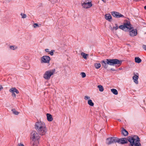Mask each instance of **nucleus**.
I'll return each instance as SVG.
<instances>
[{
    "mask_svg": "<svg viewBox=\"0 0 146 146\" xmlns=\"http://www.w3.org/2000/svg\"><path fill=\"white\" fill-rule=\"evenodd\" d=\"M129 142V146H141L140 143L139 138L137 135H135L133 137L129 136L127 138L120 139L115 137H111L106 139V143L108 145L112 143H118L121 144H125Z\"/></svg>",
    "mask_w": 146,
    "mask_h": 146,
    "instance_id": "f257e3e1",
    "label": "nucleus"
},
{
    "mask_svg": "<svg viewBox=\"0 0 146 146\" xmlns=\"http://www.w3.org/2000/svg\"><path fill=\"white\" fill-rule=\"evenodd\" d=\"M122 60H119L118 59H106V61L102 60L101 63L102 66L104 68L106 69L108 67V65L111 66H114L115 65H117L118 66H120L121 64Z\"/></svg>",
    "mask_w": 146,
    "mask_h": 146,
    "instance_id": "f03ea898",
    "label": "nucleus"
},
{
    "mask_svg": "<svg viewBox=\"0 0 146 146\" xmlns=\"http://www.w3.org/2000/svg\"><path fill=\"white\" fill-rule=\"evenodd\" d=\"M35 127L40 135H45L47 132V129L44 123L41 121L36 122Z\"/></svg>",
    "mask_w": 146,
    "mask_h": 146,
    "instance_id": "7ed1b4c3",
    "label": "nucleus"
},
{
    "mask_svg": "<svg viewBox=\"0 0 146 146\" xmlns=\"http://www.w3.org/2000/svg\"><path fill=\"white\" fill-rule=\"evenodd\" d=\"M55 71V69L46 71L44 75V78L46 79L49 80L52 75H53Z\"/></svg>",
    "mask_w": 146,
    "mask_h": 146,
    "instance_id": "20e7f679",
    "label": "nucleus"
},
{
    "mask_svg": "<svg viewBox=\"0 0 146 146\" xmlns=\"http://www.w3.org/2000/svg\"><path fill=\"white\" fill-rule=\"evenodd\" d=\"M31 138L32 140H39L40 137L36 131H33L31 133Z\"/></svg>",
    "mask_w": 146,
    "mask_h": 146,
    "instance_id": "39448f33",
    "label": "nucleus"
},
{
    "mask_svg": "<svg viewBox=\"0 0 146 146\" xmlns=\"http://www.w3.org/2000/svg\"><path fill=\"white\" fill-rule=\"evenodd\" d=\"M125 21H126V22L123 23V25L125 29H126L127 31L133 29V27H131V25L129 21L126 20Z\"/></svg>",
    "mask_w": 146,
    "mask_h": 146,
    "instance_id": "423d86ee",
    "label": "nucleus"
},
{
    "mask_svg": "<svg viewBox=\"0 0 146 146\" xmlns=\"http://www.w3.org/2000/svg\"><path fill=\"white\" fill-rule=\"evenodd\" d=\"M50 60V57L49 56L44 55L41 58V62L48 64L49 63Z\"/></svg>",
    "mask_w": 146,
    "mask_h": 146,
    "instance_id": "0eeeda50",
    "label": "nucleus"
},
{
    "mask_svg": "<svg viewBox=\"0 0 146 146\" xmlns=\"http://www.w3.org/2000/svg\"><path fill=\"white\" fill-rule=\"evenodd\" d=\"M82 6L83 8L85 9H88L91 7L92 4V1H88V2H84L81 3Z\"/></svg>",
    "mask_w": 146,
    "mask_h": 146,
    "instance_id": "6e6552de",
    "label": "nucleus"
},
{
    "mask_svg": "<svg viewBox=\"0 0 146 146\" xmlns=\"http://www.w3.org/2000/svg\"><path fill=\"white\" fill-rule=\"evenodd\" d=\"M111 14L113 17L117 18L124 17V16L121 14L120 13L116 11L112 12Z\"/></svg>",
    "mask_w": 146,
    "mask_h": 146,
    "instance_id": "1a4fd4ad",
    "label": "nucleus"
},
{
    "mask_svg": "<svg viewBox=\"0 0 146 146\" xmlns=\"http://www.w3.org/2000/svg\"><path fill=\"white\" fill-rule=\"evenodd\" d=\"M129 35L132 37H134L137 35V31L136 29H132L131 30H129Z\"/></svg>",
    "mask_w": 146,
    "mask_h": 146,
    "instance_id": "9d476101",
    "label": "nucleus"
},
{
    "mask_svg": "<svg viewBox=\"0 0 146 146\" xmlns=\"http://www.w3.org/2000/svg\"><path fill=\"white\" fill-rule=\"evenodd\" d=\"M134 76L133 77V79L134 80V82L136 84H137L138 83L137 80L139 78V74L138 73H137L136 74H135V73H134Z\"/></svg>",
    "mask_w": 146,
    "mask_h": 146,
    "instance_id": "9b49d317",
    "label": "nucleus"
},
{
    "mask_svg": "<svg viewBox=\"0 0 146 146\" xmlns=\"http://www.w3.org/2000/svg\"><path fill=\"white\" fill-rule=\"evenodd\" d=\"M39 140H32L31 143V146H37L39 144Z\"/></svg>",
    "mask_w": 146,
    "mask_h": 146,
    "instance_id": "f8f14e48",
    "label": "nucleus"
},
{
    "mask_svg": "<svg viewBox=\"0 0 146 146\" xmlns=\"http://www.w3.org/2000/svg\"><path fill=\"white\" fill-rule=\"evenodd\" d=\"M121 129V134L125 136L128 135L129 134L128 132L123 127Z\"/></svg>",
    "mask_w": 146,
    "mask_h": 146,
    "instance_id": "ddd939ff",
    "label": "nucleus"
},
{
    "mask_svg": "<svg viewBox=\"0 0 146 146\" xmlns=\"http://www.w3.org/2000/svg\"><path fill=\"white\" fill-rule=\"evenodd\" d=\"M105 17L106 20L110 22L112 20L111 16L110 14H108L105 15Z\"/></svg>",
    "mask_w": 146,
    "mask_h": 146,
    "instance_id": "4468645a",
    "label": "nucleus"
},
{
    "mask_svg": "<svg viewBox=\"0 0 146 146\" xmlns=\"http://www.w3.org/2000/svg\"><path fill=\"white\" fill-rule=\"evenodd\" d=\"M47 119L48 121H51L53 120L52 115L50 113L46 114Z\"/></svg>",
    "mask_w": 146,
    "mask_h": 146,
    "instance_id": "2eb2a0df",
    "label": "nucleus"
},
{
    "mask_svg": "<svg viewBox=\"0 0 146 146\" xmlns=\"http://www.w3.org/2000/svg\"><path fill=\"white\" fill-rule=\"evenodd\" d=\"M10 92H15L16 93L18 94L19 92V91L15 88H13L9 90Z\"/></svg>",
    "mask_w": 146,
    "mask_h": 146,
    "instance_id": "dca6fc26",
    "label": "nucleus"
},
{
    "mask_svg": "<svg viewBox=\"0 0 146 146\" xmlns=\"http://www.w3.org/2000/svg\"><path fill=\"white\" fill-rule=\"evenodd\" d=\"M135 61L136 63H139L141 61V60L139 57H136L135 58Z\"/></svg>",
    "mask_w": 146,
    "mask_h": 146,
    "instance_id": "f3484780",
    "label": "nucleus"
},
{
    "mask_svg": "<svg viewBox=\"0 0 146 146\" xmlns=\"http://www.w3.org/2000/svg\"><path fill=\"white\" fill-rule=\"evenodd\" d=\"M95 67L96 69H99L101 67V64L100 63H95L94 64Z\"/></svg>",
    "mask_w": 146,
    "mask_h": 146,
    "instance_id": "a211bd4d",
    "label": "nucleus"
},
{
    "mask_svg": "<svg viewBox=\"0 0 146 146\" xmlns=\"http://www.w3.org/2000/svg\"><path fill=\"white\" fill-rule=\"evenodd\" d=\"M88 104L91 106H94V103L91 100H89L88 102Z\"/></svg>",
    "mask_w": 146,
    "mask_h": 146,
    "instance_id": "6ab92c4d",
    "label": "nucleus"
},
{
    "mask_svg": "<svg viewBox=\"0 0 146 146\" xmlns=\"http://www.w3.org/2000/svg\"><path fill=\"white\" fill-rule=\"evenodd\" d=\"M111 91L114 94L117 95L118 94V92L116 89H111Z\"/></svg>",
    "mask_w": 146,
    "mask_h": 146,
    "instance_id": "aec40b11",
    "label": "nucleus"
},
{
    "mask_svg": "<svg viewBox=\"0 0 146 146\" xmlns=\"http://www.w3.org/2000/svg\"><path fill=\"white\" fill-rule=\"evenodd\" d=\"M11 111L13 113L16 115H18L19 113V112L17 111L15 109H12Z\"/></svg>",
    "mask_w": 146,
    "mask_h": 146,
    "instance_id": "412c9836",
    "label": "nucleus"
},
{
    "mask_svg": "<svg viewBox=\"0 0 146 146\" xmlns=\"http://www.w3.org/2000/svg\"><path fill=\"white\" fill-rule=\"evenodd\" d=\"M81 55L84 59H86L87 58V56L88 55V54L84 52H82L81 53Z\"/></svg>",
    "mask_w": 146,
    "mask_h": 146,
    "instance_id": "4be33fe9",
    "label": "nucleus"
},
{
    "mask_svg": "<svg viewBox=\"0 0 146 146\" xmlns=\"http://www.w3.org/2000/svg\"><path fill=\"white\" fill-rule=\"evenodd\" d=\"M98 87L99 89V90L100 91L102 92L104 91V89L102 86L101 85H98Z\"/></svg>",
    "mask_w": 146,
    "mask_h": 146,
    "instance_id": "5701e85b",
    "label": "nucleus"
},
{
    "mask_svg": "<svg viewBox=\"0 0 146 146\" xmlns=\"http://www.w3.org/2000/svg\"><path fill=\"white\" fill-rule=\"evenodd\" d=\"M9 48L11 50H15L17 48V47H15V46H10Z\"/></svg>",
    "mask_w": 146,
    "mask_h": 146,
    "instance_id": "b1692460",
    "label": "nucleus"
},
{
    "mask_svg": "<svg viewBox=\"0 0 146 146\" xmlns=\"http://www.w3.org/2000/svg\"><path fill=\"white\" fill-rule=\"evenodd\" d=\"M119 28L125 31H127L126 29H125L123 25H121L119 27Z\"/></svg>",
    "mask_w": 146,
    "mask_h": 146,
    "instance_id": "393cba45",
    "label": "nucleus"
},
{
    "mask_svg": "<svg viewBox=\"0 0 146 146\" xmlns=\"http://www.w3.org/2000/svg\"><path fill=\"white\" fill-rule=\"evenodd\" d=\"M81 75L82 76L83 78H85L86 76V74L84 72H81Z\"/></svg>",
    "mask_w": 146,
    "mask_h": 146,
    "instance_id": "a878e982",
    "label": "nucleus"
},
{
    "mask_svg": "<svg viewBox=\"0 0 146 146\" xmlns=\"http://www.w3.org/2000/svg\"><path fill=\"white\" fill-rule=\"evenodd\" d=\"M115 27H113V29H115L116 30H117L118 28L117 26V24H115Z\"/></svg>",
    "mask_w": 146,
    "mask_h": 146,
    "instance_id": "bb28decb",
    "label": "nucleus"
},
{
    "mask_svg": "<svg viewBox=\"0 0 146 146\" xmlns=\"http://www.w3.org/2000/svg\"><path fill=\"white\" fill-rule=\"evenodd\" d=\"M55 52V50H51L50 51V54L51 56H52L54 54V52Z\"/></svg>",
    "mask_w": 146,
    "mask_h": 146,
    "instance_id": "cd10ccee",
    "label": "nucleus"
},
{
    "mask_svg": "<svg viewBox=\"0 0 146 146\" xmlns=\"http://www.w3.org/2000/svg\"><path fill=\"white\" fill-rule=\"evenodd\" d=\"M21 15L22 16V17L23 18H25L26 17V15L25 14L21 13Z\"/></svg>",
    "mask_w": 146,
    "mask_h": 146,
    "instance_id": "c85d7f7f",
    "label": "nucleus"
},
{
    "mask_svg": "<svg viewBox=\"0 0 146 146\" xmlns=\"http://www.w3.org/2000/svg\"><path fill=\"white\" fill-rule=\"evenodd\" d=\"M90 98V97L88 96H85L84 97V99L85 100H86Z\"/></svg>",
    "mask_w": 146,
    "mask_h": 146,
    "instance_id": "c756f323",
    "label": "nucleus"
},
{
    "mask_svg": "<svg viewBox=\"0 0 146 146\" xmlns=\"http://www.w3.org/2000/svg\"><path fill=\"white\" fill-rule=\"evenodd\" d=\"M12 92V96L13 97H16V94L15 93H14V92Z\"/></svg>",
    "mask_w": 146,
    "mask_h": 146,
    "instance_id": "7c9ffc66",
    "label": "nucleus"
},
{
    "mask_svg": "<svg viewBox=\"0 0 146 146\" xmlns=\"http://www.w3.org/2000/svg\"><path fill=\"white\" fill-rule=\"evenodd\" d=\"M38 24L37 23H35L34 25V28H35L36 27H38Z\"/></svg>",
    "mask_w": 146,
    "mask_h": 146,
    "instance_id": "2f4dec72",
    "label": "nucleus"
},
{
    "mask_svg": "<svg viewBox=\"0 0 146 146\" xmlns=\"http://www.w3.org/2000/svg\"><path fill=\"white\" fill-rule=\"evenodd\" d=\"M143 48L146 50V45H145L143 44L142 46Z\"/></svg>",
    "mask_w": 146,
    "mask_h": 146,
    "instance_id": "473e14b6",
    "label": "nucleus"
},
{
    "mask_svg": "<svg viewBox=\"0 0 146 146\" xmlns=\"http://www.w3.org/2000/svg\"><path fill=\"white\" fill-rule=\"evenodd\" d=\"M45 52H50L49 49L48 48L45 49Z\"/></svg>",
    "mask_w": 146,
    "mask_h": 146,
    "instance_id": "72a5a7b5",
    "label": "nucleus"
},
{
    "mask_svg": "<svg viewBox=\"0 0 146 146\" xmlns=\"http://www.w3.org/2000/svg\"><path fill=\"white\" fill-rule=\"evenodd\" d=\"M110 70L112 71H115L117 70H115V69L113 68H111Z\"/></svg>",
    "mask_w": 146,
    "mask_h": 146,
    "instance_id": "f704fd0d",
    "label": "nucleus"
},
{
    "mask_svg": "<svg viewBox=\"0 0 146 146\" xmlns=\"http://www.w3.org/2000/svg\"><path fill=\"white\" fill-rule=\"evenodd\" d=\"M19 146H24V145L22 143H20V144H19Z\"/></svg>",
    "mask_w": 146,
    "mask_h": 146,
    "instance_id": "c9c22d12",
    "label": "nucleus"
},
{
    "mask_svg": "<svg viewBox=\"0 0 146 146\" xmlns=\"http://www.w3.org/2000/svg\"><path fill=\"white\" fill-rule=\"evenodd\" d=\"M3 89V87L1 85H0V91L2 89Z\"/></svg>",
    "mask_w": 146,
    "mask_h": 146,
    "instance_id": "e433bc0d",
    "label": "nucleus"
},
{
    "mask_svg": "<svg viewBox=\"0 0 146 146\" xmlns=\"http://www.w3.org/2000/svg\"><path fill=\"white\" fill-rule=\"evenodd\" d=\"M102 1L104 2V3H106V0H102Z\"/></svg>",
    "mask_w": 146,
    "mask_h": 146,
    "instance_id": "4c0bfd02",
    "label": "nucleus"
},
{
    "mask_svg": "<svg viewBox=\"0 0 146 146\" xmlns=\"http://www.w3.org/2000/svg\"><path fill=\"white\" fill-rule=\"evenodd\" d=\"M117 120L118 121H119V122H121V119H117Z\"/></svg>",
    "mask_w": 146,
    "mask_h": 146,
    "instance_id": "58836bf2",
    "label": "nucleus"
},
{
    "mask_svg": "<svg viewBox=\"0 0 146 146\" xmlns=\"http://www.w3.org/2000/svg\"><path fill=\"white\" fill-rule=\"evenodd\" d=\"M122 69V68H119V70H121Z\"/></svg>",
    "mask_w": 146,
    "mask_h": 146,
    "instance_id": "ea45409f",
    "label": "nucleus"
},
{
    "mask_svg": "<svg viewBox=\"0 0 146 146\" xmlns=\"http://www.w3.org/2000/svg\"><path fill=\"white\" fill-rule=\"evenodd\" d=\"M87 1H89V0H86L85 2H87Z\"/></svg>",
    "mask_w": 146,
    "mask_h": 146,
    "instance_id": "a19ab883",
    "label": "nucleus"
},
{
    "mask_svg": "<svg viewBox=\"0 0 146 146\" xmlns=\"http://www.w3.org/2000/svg\"><path fill=\"white\" fill-rule=\"evenodd\" d=\"M144 8L145 9H146V6H144Z\"/></svg>",
    "mask_w": 146,
    "mask_h": 146,
    "instance_id": "79ce46f5",
    "label": "nucleus"
}]
</instances>
